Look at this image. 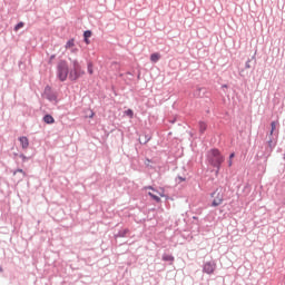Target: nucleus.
Instances as JSON below:
<instances>
[{
  "mask_svg": "<svg viewBox=\"0 0 285 285\" xmlns=\"http://www.w3.org/2000/svg\"><path fill=\"white\" fill-rule=\"evenodd\" d=\"M225 160L224 156H222V153L218 151V149H210L207 153V161L210 166L214 168H217L216 175H219V168H222V163Z\"/></svg>",
  "mask_w": 285,
  "mask_h": 285,
  "instance_id": "f257e3e1",
  "label": "nucleus"
},
{
  "mask_svg": "<svg viewBox=\"0 0 285 285\" xmlns=\"http://www.w3.org/2000/svg\"><path fill=\"white\" fill-rule=\"evenodd\" d=\"M144 190H149L148 191V196L156 202V204H160L161 203V197H166L168 198V196H166V190L161 187H159L158 189H156L153 186H147L144 187Z\"/></svg>",
  "mask_w": 285,
  "mask_h": 285,
  "instance_id": "f03ea898",
  "label": "nucleus"
},
{
  "mask_svg": "<svg viewBox=\"0 0 285 285\" xmlns=\"http://www.w3.org/2000/svg\"><path fill=\"white\" fill-rule=\"evenodd\" d=\"M71 63H72V69L69 71V79L71 81H77L79 77H83V75H86V71L81 69V65L79 63L78 60H72Z\"/></svg>",
  "mask_w": 285,
  "mask_h": 285,
  "instance_id": "7ed1b4c3",
  "label": "nucleus"
},
{
  "mask_svg": "<svg viewBox=\"0 0 285 285\" xmlns=\"http://www.w3.org/2000/svg\"><path fill=\"white\" fill-rule=\"evenodd\" d=\"M68 72H69L68 62H66V60H61L58 63V78L61 81H66V79H68Z\"/></svg>",
  "mask_w": 285,
  "mask_h": 285,
  "instance_id": "20e7f679",
  "label": "nucleus"
},
{
  "mask_svg": "<svg viewBox=\"0 0 285 285\" xmlns=\"http://www.w3.org/2000/svg\"><path fill=\"white\" fill-rule=\"evenodd\" d=\"M212 197H214V200L212 203V206L214 208H217V206H222L224 204V194L219 191V189H216L213 194Z\"/></svg>",
  "mask_w": 285,
  "mask_h": 285,
  "instance_id": "39448f33",
  "label": "nucleus"
},
{
  "mask_svg": "<svg viewBox=\"0 0 285 285\" xmlns=\"http://www.w3.org/2000/svg\"><path fill=\"white\" fill-rule=\"evenodd\" d=\"M217 268V265L213 262H207L204 267L203 272L207 273V275H213L215 273V269Z\"/></svg>",
  "mask_w": 285,
  "mask_h": 285,
  "instance_id": "423d86ee",
  "label": "nucleus"
},
{
  "mask_svg": "<svg viewBox=\"0 0 285 285\" xmlns=\"http://www.w3.org/2000/svg\"><path fill=\"white\" fill-rule=\"evenodd\" d=\"M65 48L66 50H70L72 55H77V52H79V49L75 47V38L68 40L67 43L65 45Z\"/></svg>",
  "mask_w": 285,
  "mask_h": 285,
  "instance_id": "0eeeda50",
  "label": "nucleus"
},
{
  "mask_svg": "<svg viewBox=\"0 0 285 285\" xmlns=\"http://www.w3.org/2000/svg\"><path fill=\"white\" fill-rule=\"evenodd\" d=\"M19 141L21 144L22 149L28 150V147L30 146V140H28V137L22 136L19 138Z\"/></svg>",
  "mask_w": 285,
  "mask_h": 285,
  "instance_id": "6e6552de",
  "label": "nucleus"
},
{
  "mask_svg": "<svg viewBox=\"0 0 285 285\" xmlns=\"http://www.w3.org/2000/svg\"><path fill=\"white\" fill-rule=\"evenodd\" d=\"M159 59H161V55H159V53H151L150 61H153V63H157V61H159Z\"/></svg>",
  "mask_w": 285,
  "mask_h": 285,
  "instance_id": "1a4fd4ad",
  "label": "nucleus"
},
{
  "mask_svg": "<svg viewBox=\"0 0 285 285\" xmlns=\"http://www.w3.org/2000/svg\"><path fill=\"white\" fill-rule=\"evenodd\" d=\"M43 121L45 124H55V118L51 115H46Z\"/></svg>",
  "mask_w": 285,
  "mask_h": 285,
  "instance_id": "9d476101",
  "label": "nucleus"
},
{
  "mask_svg": "<svg viewBox=\"0 0 285 285\" xmlns=\"http://www.w3.org/2000/svg\"><path fill=\"white\" fill-rule=\"evenodd\" d=\"M163 261L164 262H175V257H173V255L165 254V255H163Z\"/></svg>",
  "mask_w": 285,
  "mask_h": 285,
  "instance_id": "9b49d317",
  "label": "nucleus"
},
{
  "mask_svg": "<svg viewBox=\"0 0 285 285\" xmlns=\"http://www.w3.org/2000/svg\"><path fill=\"white\" fill-rule=\"evenodd\" d=\"M125 115H127L129 119H132L135 117V111H132V109H127L125 110Z\"/></svg>",
  "mask_w": 285,
  "mask_h": 285,
  "instance_id": "f8f14e48",
  "label": "nucleus"
},
{
  "mask_svg": "<svg viewBox=\"0 0 285 285\" xmlns=\"http://www.w3.org/2000/svg\"><path fill=\"white\" fill-rule=\"evenodd\" d=\"M206 128H208V125H206V122H204V121H200L199 122L200 132H206Z\"/></svg>",
  "mask_w": 285,
  "mask_h": 285,
  "instance_id": "ddd939ff",
  "label": "nucleus"
},
{
  "mask_svg": "<svg viewBox=\"0 0 285 285\" xmlns=\"http://www.w3.org/2000/svg\"><path fill=\"white\" fill-rule=\"evenodd\" d=\"M271 127H272V129H271L269 135L273 136V132H275V130L277 128V122L276 121H272Z\"/></svg>",
  "mask_w": 285,
  "mask_h": 285,
  "instance_id": "4468645a",
  "label": "nucleus"
},
{
  "mask_svg": "<svg viewBox=\"0 0 285 285\" xmlns=\"http://www.w3.org/2000/svg\"><path fill=\"white\" fill-rule=\"evenodd\" d=\"M92 62H89L88 66H87V70L90 75H94L95 73V70L92 69Z\"/></svg>",
  "mask_w": 285,
  "mask_h": 285,
  "instance_id": "2eb2a0df",
  "label": "nucleus"
},
{
  "mask_svg": "<svg viewBox=\"0 0 285 285\" xmlns=\"http://www.w3.org/2000/svg\"><path fill=\"white\" fill-rule=\"evenodd\" d=\"M90 37H92V31H90V30L85 31L83 38L85 39H90Z\"/></svg>",
  "mask_w": 285,
  "mask_h": 285,
  "instance_id": "dca6fc26",
  "label": "nucleus"
},
{
  "mask_svg": "<svg viewBox=\"0 0 285 285\" xmlns=\"http://www.w3.org/2000/svg\"><path fill=\"white\" fill-rule=\"evenodd\" d=\"M23 26H24L23 22H19V23L14 27L16 32H17L18 30H21V28H23Z\"/></svg>",
  "mask_w": 285,
  "mask_h": 285,
  "instance_id": "f3484780",
  "label": "nucleus"
},
{
  "mask_svg": "<svg viewBox=\"0 0 285 285\" xmlns=\"http://www.w3.org/2000/svg\"><path fill=\"white\" fill-rule=\"evenodd\" d=\"M17 173H20L22 175V177H26V171H23V169H17L13 175H17Z\"/></svg>",
  "mask_w": 285,
  "mask_h": 285,
  "instance_id": "a211bd4d",
  "label": "nucleus"
},
{
  "mask_svg": "<svg viewBox=\"0 0 285 285\" xmlns=\"http://www.w3.org/2000/svg\"><path fill=\"white\" fill-rule=\"evenodd\" d=\"M88 112H89L88 117H89L90 119H92V117H95V111H92V110L89 109Z\"/></svg>",
  "mask_w": 285,
  "mask_h": 285,
  "instance_id": "6ab92c4d",
  "label": "nucleus"
},
{
  "mask_svg": "<svg viewBox=\"0 0 285 285\" xmlns=\"http://www.w3.org/2000/svg\"><path fill=\"white\" fill-rule=\"evenodd\" d=\"M85 43H86L87 46H90V40H89L88 38H85Z\"/></svg>",
  "mask_w": 285,
  "mask_h": 285,
  "instance_id": "aec40b11",
  "label": "nucleus"
},
{
  "mask_svg": "<svg viewBox=\"0 0 285 285\" xmlns=\"http://www.w3.org/2000/svg\"><path fill=\"white\" fill-rule=\"evenodd\" d=\"M268 146H269V148H273L275 145L273 144V140H269L268 141Z\"/></svg>",
  "mask_w": 285,
  "mask_h": 285,
  "instance_id": "412c9836",
  "label": "nucleus"
},
{
  "mask_svg": "<svg viewBox=\"0 0 285 285\" xmlns=\"http://www.w3.org/2000/svg\"><path fill=\"white\" fill-rule=\"evenodd\" d=\"M245 68H250V61L249 60L246 62Z\"/></svg>",
  "mask_w": 285,
  "mask_h": 285,
  "instance_id": "4be33fe9",
  "label": "nucleus"
},
{
  "mask_svg": "<svg viewBox=\"0 0 285 285\" xmlns=\"http://www.w3.org/2000/svg\"><path fill=\"white\" fill-rule=\"evenodd\" d=\"M20 157H21V159H22L23 161H26V160L28 159V157H26L24 155H20Z\"/></svg>",
  "mask_w": 285,
  "mask_h": 285,
  "instance_id": "5701e85b",
  "label": "nucleus"
},
{
  "mask_svg": "<svg viewBox=\"0 0 285 285\" xmlns=\"http://www.w3.org/2000/svg\"><path fill=\"white\" fill-rule=\"evenodd\" d=\"M235 158V153H232L230 155H229V159H234Z\"/></svg>",
  "mask_w": 285,
  "mask_h": 285,
  "instance_id": "b1692460",
  "label": "nucleus"
},
{
  "mask_svg": "<svg viewBox=\"0 0 285 285\" xmlns=\"http://www.w3.org/2000/svg\"><path fill=\"white\" fill-rule=\"evenodd\" d=\"M228 166H229V168H230V166H233V159H229Z\"/></svg>",
  "mask_w": 285,
  "mask_h": 285,
  "instance_id": "393cba45",
  "label": "nucleus"
},
{
  "mask_svg": "<svg viewBox=\"0 0 285 285\" xmlns=\"http://www.w3.org/2000/svg\"><path fill=\"white\" fill-rule=\"evenodd\" d=\"M52 59H55V55H52V56L50 57V61H52Z\"/></svg>",
  "mask_w": 285,
  "mask_h": 285,
  "instance_id": "a878e982",
  "label": "nucleus"
},
{
  "mask_svg": "<svg viewBox=\"0 0 285 285\" xmlns=\"http://www.w3.org/2000/svg\"><path fill=\"white\" fill-rule=\"evenodd\" d=\"M125 233H128V229H125Z\"/></svg>",
  "mask_w": 285,
  "mask_h": 285,
  "instance_id": "bb28decb",
  "label": "nucleus"
}]
</instances>
